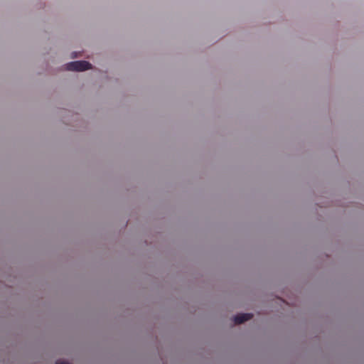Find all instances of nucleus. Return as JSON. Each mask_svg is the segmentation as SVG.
<instances>
[{"mask_svg": "<svg viewBox=\"0 0 364 364\" xmlns=\"http://www.w3.org/2000/svg\"><path fill=\"white\" fill-rule=\"evenodd\" d=\"M91 64L85 60L74 61L65 65V69L72 71H84L90 69Z\"/></svg>", "mask_w": 364, "mask_h": 364, "instance_id": "nucleus-1", "label": "nucleus"}, {"mask_svg": "<svg viewBox=\"0 0 364 364\" xmlns=\"http://www.w3.org/2000/svg\"><path fill=\"white\" fill-rule=\"evenodd\" d=\"M252 317V314H240L234 317V322L235 324H240L250 320Z\"/></svg>", "mask_w": 364, "mask_h": 364, "instance_id": "nucleus-2", "label": "nucleus"}, {"mask_svg": "<svg viewBox=\"0 0 364 364\" xmlns=\"http://www.w3.org/2000/svg\"><path fill=\"white\" fill-rule=\"evenodd\" d=\"M55 364H70L69 363L64 361V360H57Z\"/></svg>", "mask_w": 364, "mask_h": 364, "instance_id": "nucleus-3", "label": "nucleus"}, {"mask_svg": "<svg viewBox=\"0 0 364 364\" xmlns=\"http://www.w3.org/2000/svg\"><path fill=\"white\" fill-rule=\"evenodd\" d=\"M71 58H77V53H75V52L72 53V54H71Z\"/></svg>", "mask_w": 364, "mask_h": 364, "instance_id": "nucleus-4", "label": "nucleus"}]
</instances>
